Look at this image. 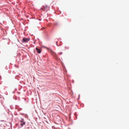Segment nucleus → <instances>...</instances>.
<instances>
[{"mask_svg": "<svg viewBox=\"0 0 129 129\" xmlns=\"http://www.w3.org/2000/svg\"><path fill=\"white\" fill-rule=\"evenodd\" d=\"M20 126L21 127H22L23 125H24L25 124V123L24 121V120L23 119H21V120H20Z\"/></svg>", "mask_w": 129, "mask_h": 129, "instance_id": "f03ea898", "label": "nucleus"}, {"mask_svg": "<svg viewBox=\"0 0 129 129\" xmlns=\"http://www.w3.org/2000/svg\"><path fill=\"white\" fill-rule=\"evenodd\" d=\"M59 54L60 55H61L62 54V52H61L59 53Z\"/></svg>", "mask_w": 129, "mask_h": 129, "instance_id": "423d86ee", "label": "nucleus"}, {"mask_svg": "<svg viewBox=\"0 0 129 129\" xmlns=\"http://www.w3.org/2000/svg\"><path fill=\"white\" fill-rule=\"evenodd\" d=\"M36 50L37 51V52L39 53H41V50L38 49V48L37 47H36Z\"/></svg>", "mask_w": 129, "mask_h": 129, "instance_id": "7ed1b4c3", "label": "nucleus"}, {"mask_svg": "<svg viewBox=\"0 0 129 129\" xmlns=\"http://www.w3.org/2000/svg\"><path fill=\"white\" fill-rule=\"evenodd\" d=\"M63 48H64V49L63 48L64 50L66 49H68V48L66 47L65 46H64Z\"/></svg>", "mask_w": 129, "mask_h": 129, "instance_id": "39448f33", "label": "nucleus"}, {"mask_svg": "<svg viewBox=\"0 0 129 129\" xmlns=\"http://www.w3.org/2000/svg\"><path fill=\"white\" fill-rule=\"evenodd\" d=\"M30 39L29 38H23L22 39V42L23 43H26Z\"/></svg>", "mask_w": 129, "mask_h": 129, "instance_id": "f257e3e1", "label": "nucleus"}, {"mask_svg": "<svg viewBox=\"0 0 129 129\" xmlns=\"http://www.w3.org/2000/svg\"><path fill=\"white\" fill-rule=\"evenodd\" d=\"M45 7H43L42 8H41V9L43 11H44L45 9Z\"/></svg>", "mask_w": 129, "mask_h": 129, "instance_id": "20e7f679", "label": "nucleus"}]
</instances>
